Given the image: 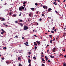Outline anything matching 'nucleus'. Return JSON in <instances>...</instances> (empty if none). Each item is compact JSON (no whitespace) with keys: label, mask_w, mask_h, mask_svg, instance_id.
<instances>
[{"label":"nucleus","mask_w":66,"mask_h":66,"mask_svg":"<svg viewBox=\"0 0 66 66\" xmlns=\"http://www.w3.org/2000/svg\"><path fill=\"white\" fill-rule=\"evenodd\" d=\"M31 13L29 14V16H30V17H31Z\"/></svg>","instance_id":"24"},{"label":"nucleus","mask_w":66,"mask_h":66,"mask_svg":"<svg viewBox=\"0 0 66 66\" xmlns=\"http://www.w3.org/2000/svg\"><path fill=\"white\" fill-rule=\"evenodd\" d=\"M43 7L44 9H45L46 10H47V7L46 6H43Z\"/></svg>","instance_id":"4"},{"label":"nucleus","mask_w":66,"mask_h":66,"mask_svg":"<svg viewBox=\"0 0 66 66\" xmlns=\"http://www.w3.org/2000/svg\"><path fill=\"white\" fill-rule=\"evenodd\" d=\"M34 45H35V46H37V44H36V43H35Z\"/></svg>","instance_id":"33"},{"label":"nucleus","mask_w":66,"mask_h":66,"mask_svg":"<svg viewBox=\"0 0 66 66\" xmlns=\"http://www.w3.org/2000/svg\"><path fill=\"white\" fill-rule=\"evenodd\" d=\"M35 50H36V49H37V47L35 46Z\"/></svg>","instance_id":"34"},{"label":"nucleus","mask_w":66,"mask_h":66,"mask_svg":"<svg viewBox=\"0 0 66 66\" xmlns=\"http://www.w3.org/2000/svg\"><path fill=\"white\" fill-rule=\"evenodd\" d=\"M56 49V48L54 47L52 50V52H55V51H55V50Z\"/></svg>","instance_id":"3"},{"label":"nucleus","mask_w":66,"mask_h":66,"mask_svg":"<svg viewBox=\"0 0 66 66\" xmlns=\"http://www.w3.org/2000/svg\"><path fill=\"white\" fill-rule=\"evenodd\" d=\"M42 61H43V62L45 61V60H44V59H42Z\"/></svg>","instance_id":"36"},{"label":"nucleus","mask_w":66,"mask_h":66,"mask_svg":"<svg viewBox=\"0 0 66 66\" xmlns=\"http://www.w3.org/2000/svg\"><path fill=\"white\" fill-rule=\"evenodd\" d=\"M65 50H63V51L64 52H65Z\"/></svg>","instance_id":"64"},{"label":"nucleus","mask_w":66,"mask_h":66,"mask_svg":"<svg viewBox=\"0 0 66 66\" xmlns=\"http://www.w3.org/2000/svg\"><path fill=\"white\" fill-rule=\"evenodd\" d=\"M37 25H38V23H37Z\"/></svg>","instance_id":"62"},{"label":"nucleus","mask_w":66,"mask_h":66,"mask_svg":"<svg viewBox=\"0 0 66 66\" xmlns=\"http://www.w3.org/2000/svg\"><path fill=\"white\" fill-rule=\"evenodd\" d=\"M51 57V58H54V56H52V55H51L50 56Z\"/></svg>","instance_id":"9"},{"label":"nucleus","mask_w":66,"mask_h":66,"mask_svg":"<svg viewBox=\"0 0 66 66\" xmlns=\"http://www.w3.org/2000/svg\"><path fill=\"white\" fill-rule=\"evenodd\" d=\"M41 54H42V55L44 54V53H42Z\"/></svg>","instance_id":"59"},{"label":"nucleus","mask_w":66,"mask_h":66,"mask_svg":"<svg viewBox=\"0 0 66 66\" xmlns=\"http://www.w3.org/2000/svg\"><path fill=\"white\" fill-rule=\"evenodd\" d=\"M16 14H14L13 15V17H16Z\"/></svg>","instance_id":"15"},{"label":"nucleus","mask_w":66,"mask_h":66,"mask_svg":"<svg viewBox=\"0 0 66 66\" xmlns=\"http://www.w3.org/2000/svg\"><path fill=\"white\" fill-rule=\"evenodd\" d=\"M55 29V27H54L53 28V30H54V29Z\"/></svg>","instance_id":"38"},{"label":"nucleus","mask_w":66,"mask_h":66,"mask_svg":"<svg viewBox=\"0 0 66 66\" xmlns=\"http://www.w3.org/2000/svg\"><path fill=\"white\" fill-rule=\"evenodd\" d=\"M28 53L29 54H31V52H28Z\"/></svg>","instance_id":"45"},{"label":"nucleus","mask_w":66,"mask_h":66,"mask_svg":"<svg viewBox=\"0 0 66 66\" xmlns=\"http://www.w3.org/2000/svg\"><path fill=\"white\" fill-rule=\"evenodd\" d=\"M22 39H24V37H22Z\"/></svg>","instance_id":"39"},{"label":"nucleus","mask_w":66,"mask_h":66,"mask_svg":"<svg viewBox=\"0 0 66 66\" xmlns=\"http://www.w3.org/2000/svg\"><path fill=\"white\" fill-rule=\"evenodd\" d=\"M30 62H31V60H30V59H29L28 60V62L29 63H30Z\"/></svg>","instance_id":"18"},{"label":"nucleus","mask_w":66,"mask_h":66,"mask_svg":"<svg viewBox=\"0 0 66 66\" xmlns=\"http://www.w3.org/2000/svg\"><path fill=\"white\" fill-rule=\"evenodd\" d=\"M19 22H23V20H20Z\"/></svg>","instance_id":"14"},{"label":"nucleus","mask_w":66,"mask_h":66,"mask_svg":"<svg viewBox=\"0 0 66 66\" xmlns=\"http://www.w3.org/2000/svg\"><path fill=\"white\" fill-rule=\"evenodd\" d=\"M31 10H32V11H34V8H31Z\"/></svg>","instance_id":"17"},{"label":"nucleus","mask_w":66,"mask_h":66,"mask_svg":"<svg viewBox=\"0 0 66 66\" xmlns=\"http://www.w3.org/2000/svg\"><path fill=\"white\" fill-rule=\"evenodd\" d=\"M53 4L55 5H57V3H56V2H55L53 3Z\"/></svg>","instance_id":"8"},{"label":"nucleus","mask_w":66,"mask_h":66,"mask_svg":"<svg viewBox=\"0 0 66 66\" xmlns=\"http://www.w3.org/2000/svg\"><path fill=\"white\" fill-rule=\"evenodd\" d=\"M4 20H5V19H4V18H2V20H1V21H4Z\"/></svg>","instance_id":"13"},{"label":"nucleus","mask_w":66,"mask_h":66,"mask_svg":"<svg viewBox=\"0 0 66 66\" xmlns=\"http://www.w3.org/2000/svg\"><path fill=\"white\" fill-rule=\"evenodd\" d=\"M15 23H18V22L17 21H15Z\"/></svg>","instance_id":"35"},{"label":"nucleus","mask_w":66,"mask_h":66,"mask_svg":"<svg viewBox=\"0 0 66 66\" xmlns=\"http://www.w3.org/2000/svg\"><path fill=\"white\" fill-rule=\"evenodd\" d=\"M42 66H45V64H42Z\"/></svg>","instance_id":"26"},{"label":"nucleus","mask_w":66,"mask_h":66,"mask_svg":"<svg viewBox=\"0 0 66 66\" xmlns=\"http://www.w3.org/2000/svg\"><path fill=\"white\" fill-rule=\"evenodd\" d=\"M50 43L52 44V40H51L50 41Z\"/></svg>","instance_id":"31"},{"label":"nucleus","mask_w":66,"mask_h":66,"mask_svg":"<svg viewBox=\"0 0 66 66\" xmlns=\"http://www.w3.org/2000/svg\"><path fill=\"white\" fill-rule=\"evenodd\" d=\"M34 60H36V58L35 57H33Z\"/></svg>","instance_id":"20"},{"label":"nucleus","mask_w":66,"mask_h":66,"mask_svg":"<svg viewBox=\"0 0 66 66\" xmlns=\"http://www.w3.org/2000/svg\"><path fill=\"white\" fill-rule=\"evenodd\" d=\"M57 0H54L55 2H56V1H57Z\"/></svg>","instance_id":"61"},{"label":"nucleus","mask_w":66,"mask_h":66,"mask_svg":"<svg viewBox=\"0 0 66 66\" xmlns=\"http://www.w3.org/2000/svg\"><path fill=\"white\" fill-rule=\"evenodd\" d=\"M48 60V58L47 57L46 58V61H47Z\"/></svg>","instance_id":"46"},{"label":"nucleus","mask_w":66,"mask_h":66,"mask_svg":"<svg viewBox=\"0 0 66 66\" xmlns=\"http://www.w3.org/2000/svg\"><path fill=\"white\" fill-rule=\"evenodd\" d=\"M21 58H20V57H19L18 58V60L19 61H21Z\"/></svg>","instance_id":"6"},{"label":"nucleus","mask_w":66,"mask_h":66,"mask_svg":"<svg viewBox=\"0 0 66 66\" xmlns=\"http://www.w3.org/2000/svg\"><path fill=\"white\" fill-rule=\"evenodd\" d=\"M23 29L24 30H28L29 29V27L26 26H24Z\"/></svg>","instance_id":"1"},{"label":"nucleus","mask_w":66,"mask_h":66,"mask_svg":"<svg viewBox=\"0 0 66 66\" xmlns=\"http://www.w3.org/2000/svg\"><path fill=\"white\" fill-rule=\"evenodd\" d=\"M35 5H38V4H37V3H35Z\"/></svg>","instance_id":"28"},{"label":"nucleus","mask_w":66,"mask_h":66,"mask_svg":"<svg viewBox=\"0 0 66 66\" xmlns=\"http://www.w3.org/2000/svg\"><path fill=\"white\" fill-rule=\"evenodd\" d=\"M48 62H50L51 61H50V60H48Z\"/></svg>","instance_id":"42"},{"label":"nucleus","mask_w":66,"mask_h":66,"mask_svg":"<svg viewBox=\"0 0 66 66\" xmlns=\"http://www.w3.org/2000/svg\"><path fill=\"white\" fill-rule=\"evenodd\" d=\"M19 24L20 25V26H21V27L23 26V24L22 23H19Z\"/></svg>","instance_id":"5"},{"label":"nucleus","mask_w":66,"mask_h":66,"mask_svg":"<svg viewBox=\"0 0 66 66\" xmlns=\"http://www.w3.org/2000/svg\"><path fill=\"white\" fill-rule=\"evenodd\" d=\"M34 36H35V37H37V36L35 35H34Z\"/></svg>","instance_id":"47"},{"label":"nucleus","mask_w":66,"mask_h":66,"mask_svg":"<svg viewBox=\"0 0 66 66\" xmlns=\"http://www.w3.org/2000/svg\"><path fill=\"white\" fill-rule=\"evenodd\" d=\"M18 66H22V65L20 64V63H19Z\"/></svg>","instance_id":"21"},{"label":"nucleus","mask_w":66,"mask_h":66,"mask_svg":"<svg viewBox=\"0 0 66 66\" xmlns=\"http://www.w3.org/2000/svg\"><path fill=\"white\" fill-rule=\"evenodd\" d=\"M50 37H51V38L52 37V35H50Z\"/></svg>","instance_id":"29"},{"label":"nucleus","mask_w":66,"mask_h":66,"mask_svg":"<svg viewBox=\"0 0 66 66\" xmlns=\"http://www.w3.org/2000/svg\"><path fill=\"white\" fill-rule=\"evenodd\" d=\"M26 10H27V9L25 8L24 9V11H26Z\"/></svg>","instance_id":"57"},{"label":"nucleus","mask_w":66,"mask_h":66,"mask_svg":"<svg viewBox=\"0 0 66 66\" xmlns=\"http://www.w3.org/2000/svg\"><path fill=\"white\" fill-rule=\"evenodd\" d=\"M55 40V38H54L52 40V41H54V40Z\"/></svg>","instance_id":"32"},{"label":"nucleus","mask_w":66,"mask_h":66,"mask_svg":"<svg viewBox=\"0 0 66 66\" xmlns=\"http://www.w3.org/2000/svg\"><path fill=\"white\" fill-rule=\"evenodd\" d=\"M26 2H24L23 3V4H26Z\"/></svg>","instance_id":"27"},{"label":"nucleus","mask_w":66,"mask_h":66,"mask_svg":"<svg viewBox=\"0 0 66 66\" xmlns=\"http://www.w3.org/2000/svg\"><path fill=\"white\" fill-rule=\"evenodd\" d=\"M1 30H2V32H5V31H4V30H3V29H1Z\"/></svg>","instance_id":"16"},{"label":"nucleus","mask_w":66,"mask_h":66,"mask_svg":"<svg viewBox=\"0 0 66 66\" xmlns=\"http://www.w3.org/2000/svg\"><path fill=\"white\" fill-rule=\"evenodd\" d=\"M23 6H24V7H25L26 6V5L24 4L23 5Z\"/></svg>","instance_id":"48"},{"label":"nucleus","mask_w":66,"mask_h":66,"mask_svg":"<svg viewBox=\"0 0 66 66\" xmlns=\"http://www.w3.org/2000/svg\"><path fill=\"white\" fill-rule=\"evenodd\" d=\"M42 16H44V14H42Z\"/></svg>","instance_id":"43"},{"label":"nucleus","mask_w":66,"mask_h":66,"mask_svg":"<svg viewBox=\"0 0 66 66\" xmlns=\"http://www.w3.org/2000/svg\"><path fill=\"white\" fill-rule=\"evenodd\" d=\"M7 25H6V26H5V27H7Z\"/></svg>","instance_id":"63"},{"label":"nucleus","mask_w":66,"mask_h":66,"mask_svg":"<svg viewBox=\"0 0 66 66\" xmlns=\"http://www.w3.org/2000/svg\"><path fill=\"white\" fill-rule=\"evenodd\" d=\"M45 59H47V58L46 57H47V56H45Z\"/></svg>","instance_id":"55"},{"label":"nucleus","mask_w":66,"mask_h":66,"mask_svg":"<svg viewBox=\"0 0 66 66\" xmlns=\"http://www.w3.org/2000/svg\"><path fill=\"white\" fill-rule=\"evenodd\" d=\"M26 44H28V42H26Z\"/></svg>","instance_id":"41"},{"label":"nucleus","mask_w":66,"mask_h":66,"mask_svg":"<svg viewBox=\"0 0 66 66\" xmlns=\"http://www.w3.org/2000/svg\"><path fill=\"white\" fill-rule=\"evenodd\" d=\"M15 37L16 38H18V36H15Z\"/></svg>","instance_id":"40"},{"label":"nucleus","mask_w":66,"mask_h":66,"mask_svg":"<svg viewBox=\"0 0 66 66\" xmlns=\"http://www.w3.org/2000/svg\"><path fill=\"white\" fill-rule=\"evenodd\" d=\"M55 32H56V30L55 29L54 30Z\"/></svg>","instance_id":"53"},{"label":"nucleus","mask_w":66,"mask_h":66,"mask_svg":"<svg viewBox=\"0 0 66 66\" xmlns=\"http://www.w3.org/2000/svg\"><path fill=\"white\" fill-rule=\"evenodd\" d=\"M4 32H2L1 33V34H4Z\"/></svg>","instance_id":"19"},{"label":"nucleus","mask_w":66,"mask_h":66,"mask_svg":"<svg viewBox=\"0 0 66 66\" xmlns=\"http://www.w3.org/2000/svg\"><path fill=\"white\" fill-rule=\"evenodd\" d=\"M24 44L26 45V46H29V45L27 44L26 43H24Z\"/></svg>","instance_id":"11"},{"label":"nucleus","mask_w":66,"mask_h":66,"mask_svg":"<svg viewBox=\"0 0 66 66\" xmlns=\"http://www.w3.org/2000/svg\"><path fill=\"white\" fill-rule=\"evenodd\" d=\"M6 63H7H7H9V62L8 61H6Z\"/></svg>","instance_id":"23"},{"label":"nucleus","mask_w":66,"mask_h":66,"mask_svg":"<svg viewBox=\"0 0 66 66\" xmlns=\"http://www.w3.org/2000/svg\"><path fill=\"white\" fill-rule=\"evenodd\" d=\"M9 14H10V15H12V13H9Z\"/></svg>","instance_id":"51"},{"label":"nucleus","mask_w":66,"mask_h":66,"mask_svg":"<svg viewBox=\"0 0 66 66\" xmlns=\"http://www.w3.org/2000/svg\"><path fill=\"white\" fill-rule=\"evenodd\" d=\"M42 20V19L40 18L39 19V21H41Z\"/></svg>","instance_id":"44"},{"label":"nucleus","mask_w":66,"mask_h":66,"mask_svg":"<svg viewBox=\"0 0 66 66\" xmlns=\"http://www.w3.org/2000/svg\"><path fill=\"white\" fill-rule=\"evenodd\" d=\"M21 13L19 15V16H21Z\"/></svg>","instance_id":"37"},{"label":"nucleus","mask_w":66,"mask_h":66,"mask_svg":"<svg viewBox=\"0 0 66 66\" xmlns=\"http://www.w3.org/2000/svg\"><path fill=\"white\" fill-rule=\"evenodd\" d=\"M28 20L29 21H31V20Z\"/></svg>","instance_id":"54"},{"label":"nucleus","mask_w":66,"mask_h":66,"mask_svg":"<svg viewBox=\"0 0 66 66\" xmlns=\"http://www.w3.org/2000/svg\"><path fill=\"white\" fill-rule=\"evenodd\" d=\"M51 32L52 33H54V31H51Z\"/></svg>","instance_id":"25"},{"label":"nucleus","mask_w":66,"mask_h":66,"mask_svg":"<svg viewBox=\"0 0 66 66\" xmlns=\"http://www.w3.org/2000/svg\"><path fill=\"white\" fill-rule=\"evenodd\" d=\"M64 57L66 58V55H64Z\"/></svg>","instance_id":"52"},{"label":"nucleus","mask_w":66,"mask_h":66,"mask_svg":"<svg viewBox=\"0 0 66 66\" xmlns=\"http://www.w3.org/2000/svg\"><path fill=\"white\" fill-rule=\"evenodd\" d=\"M3 49H5V50L6 49V47H4L3 48Z\"/></svg>","instance_id":"22"},{"label":"nucleus","mask_w":66,"mask_h":66,"mask_svg":"<svg viewBox=\"0 0 66 66\" xmlns=\"http://www.w3.org/2000/svg\"><path fill=\"white\" fill-rule=\"evenodd\" d=\"M31 64H29V66H31Z\"/></svg>","instance_id":"60"},{"label":"nucleus","mask_w":66,"mask_h":66,"mask_svg":"<svg viewBox=\"0 0 66 66\" xmlns=\"http://www.w3.org/2000/svg\"><path fill=\"white\" fill-rule=\"evenodd\" d=\"M63 66H66V63L64 62L63 63Z\"/></svg>","instance_id":"12"},{"label":"nucleus","mask_w":66,"mask_h":66,"mask_svg":"<svg viewBox=\"0 0 66 66\" xmlns=\"http://www.w3.org/2000/svg\"><path fill=\"white\" fill-rule=\"evenodd\" d=\"M48 10V12H50V11H51V10H52V9L51 8H49Z\"/></svg>","instance_id":"10"},{"label":"nucleus","mask_w":66,"mask_h":66,"mask_svg":"<svg viewBox=\"0 0 66 66\" xmlns=\"http://www.w3.org/2000/svg\"><path fill=\"white\" fill-rule=\"evenodd\" d=\"M24 7L23 6H21L19 9V11H22V10H24Z\"/></svg>","instance_id":"2"},{"label":"nucleus","mask_w":66,"mask_h":66,"mask_svg":"<svg viewBox=\"0 0 66 66\" xmlns=\"http://www.w3.org/2000/svg\"><path fill=\"white\" fill-rule=\"evenodd\" d=\"M57 1H58V2H60V0H57Z\"/></svg>","instance_id":"50"},{"label":"nucleus","mask_w":66,"mask_h":66,"mask_svg":"<svg viewBox=\"0 0 66 66\" xmlns=\"http://www.w3.org/2000/svg\"><path fill=\"white\" fill-rule=\"evenodd\" d=\"M37 43L38 45H40V42L39 41H37Z\"/></svg>","instance_id":"7"},{"label":"nucleus","mask_w":66,"mask_h":66,"mask_svg":"<svg viewBox=\"0 0 66 66\" xmlns=\"http://www.w3.org/2000/svg\"><path fill=\"white\" fill-rule=\"evenodd\" d=\"M2 60H4V58H2Z\"/></svg>","instance_id":"56"},{"label":"nucleus","mask_w":66,"mask_h":66,"mask_svg":"<svg viewBox=\"0 0 66 66\" xmlns=\"http://www.w3.org/2000/svg\"><path fill=\"white\" fill-rule=\"evenodd\" d=\"M55 12L56 13H58V12H57V11H56Z\"/></svg>","instance_id":"49"},{"label":"nucleus","mask_w":66,"mask_h":66,"mask_svg":"<svg viewBox=\"0 0 66 66\" xmlns=\"http://www.w3.org/2000/svg\"><path fill=\"white\" fill-rule=\"evenodd\" d=\"M49 50H47V52L48 53H49Z\"/></svg>","instance_id":"30"},{"label":"nucleus","mask_w":66,"mask_h":66,"mask_svg":"<svg viewBox=\"0 0 66 66\" xmlns=\"http://www.w3.org/2000/svg\"><path fill=\"white\" fill-rule=\"evenodd\" d=\"M42 57H44V56L43 55H42L41 56Z\"/></svg>","instance_id":"58"}]
</instances>
